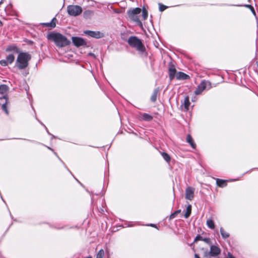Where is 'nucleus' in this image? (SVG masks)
<instances>
[{"mask_svg": "<svg viewBox=\"0 0 258 258\" xmlns=\"http://www.w3.org/2000/svg\"><path fill=\"white\" fill-rule=\"evenodd\" d=\"M47 37L48 39L54 41L58 47H64L70 43V41L60 33H51L48 34Z\"/></svg>", "mask_w": 258, "mask_h": 258, "instance_id": "f257e3e1", "label": "nucleus"}, {"mask_svg": "<svg viewBox=\"0 0 258 258\" xmlns=\"http://www.w3.org/2000/svg\"><path fill=\"white\" fill-rule=\"evenodd\" d=\"M31 58V56L29 53L26 52L20 53L16 60V66L20 70L26 68L28 66V61Z\"/></svg>", "mask_w": 258, "mask_h": 258, "instance_id": "f03ea898", "label": "nucleus"}, {"mask_svg": "<svg viewBox=\"0 0 258 258\" xmlns=\"http://www.w3.org/2000/svg\"><path fill=\"white\" fill-rule=\"evenodd\" d=\"M127 42L132 47L135 48L137 50L143 52L145 50V47L141 39L136 36H131L129 37Z\"/></svg>", "mask_w": 258, "mask_h": 258, "instance_id": "7ed1b4c3", "label": "nucleus"}, {"mask_svg": "<svg viewBox=\"0 0 258 258\" xmlns=\"http://www.w3.org/2000/svg\"><path fill=\"white\" fill-rule=\"evenodd\" d=\"M141 9L139 8H136L134 9H130L127 11V14L129 18L132 20L137 22L140 25H142V22L140 20L138 15L141 13Z\"/></svg>", "mask_w": 258, "mask_h": 258, "instance_id": "20e7f679", "label": "nucleus"}, {"mask_svg": "<svg viewBox=\"0 0 258 258\" xmlns=\"http://www.w3.org/2000/svg\"><path fill=\"white\" fill-rule=\"evenodd\" d=\"M67 12L69 15L77 16L82 12V8L77 5H70L67 7Z\"/></svg>", "mask_w": 258, "mask_h": 258, "instance_id": "39448f33", "label": "nucleus"}, {"mask_svg": "<svg viewBox=\"0 0 258 258\" xmlns=\"http://www.w3.org/2000/svg\"><path fill=\"white\" fill-rule=\"evenodd\" d=\"M208 86L211 88V83L207 81H202L195 91L196 95L200 94Z\"/></svg>", "mask_w": 258, "mask_h": 258, "instance_id": "423d86ee", "label": "nucleus"}, {"mask_svg": "<svg viewBox=\"0 0 258 258\" xmlns=\"http://www.w3.org/2000/svg\"><path fill=\"white\" fill-rule=\"evenodd\" d=\"M194 188L189 186L185 190V198L188 200H192L194 197Z\"/></svg>", "mask_w": 258, "mask_h": 258, "instance_id": "0eeeda50", "label": "nucleus"}, {"mask_svg": "<svg viewBox=\"0 0 258 258\" xmlns=\"http://www.w3.org/2000/svg\"><path fill=\"white\" fill-rule=\"evenodd\" d=\"M85 33L88 36L95 38H100L103 37V35L99 31H93L87 30L85 31Z\"/></svg>", "mask_w": 258, "mask_h": 258, "instance_id": "6e6552de", "label": "nucleus"}, {"mask_svg": "<svg viewBox=\"0 0 258 258\" xmlns=\"http://www.w3.org/2000/svg\"><path fill=\"white\" fill-rule=\"evenodd\" d=\"M72 41L74 44L77 47L83 46L86 44V42L84 40L80 37H73Z\"/></svg>", "mask_w": 258, "mask_h": 258, "instance_id": "1a4fd4ad", "label": "nucleus"}, {"mask_svg": "<svg viewBox=\"0 0 258 258\" xmlns=\"http://www.w3.org/2000/svg\"><path fill=\"white\" fill-rule=\"evenodd\" d=\"M210 253L212 256L218 255L221 252L220 249L217 246L211 245L210 247Z\"/></svg>", "mask_w": 258, "mask_h": 258, "instance_id": "9d476101", "label": "nucleus"}, {"mask_svg": "<svg viewBox=\"0 0 258 258\" xmlns=\"http://www.w3.org/2000/svg\"><path fill=\"white\" fill-rule=\"evenodd\" d=\"M176 70L173 66H171L169 68V77L170 80H172L176 75Z\"/></svg>", "mask_w": 258, "mask_h": 258, "instance_id": "9b49d317", "label": "nucleus"}, {"mask_svg": "<svg viewBox=\"0 0 258 258\" xmlns=\"http://www.w3.org/2000/svg\"><path fill=\"white\" fill-rule=\"evenodd\" d=\"M176 78L177 80H187L189 77L183 72H178L176 75Z\"/></svg>", "mask_w": 258, "mask_h": 258, "instance_id": "f8f14e48", "label": "nucleus"}, {"mask_svg": "<svg viewBox=\"0 0 258 258\" xmlns=\"http://www.w3.org/2000/svg\"><path fill=\"white\" fill-rule=\"evenodd\" d=\"M56 19L55 18H53L50 22L43 23V25L46 27H50L51 28H53L56 26Z\"/></svg>", "mask_w": 258, "mask_h": 258, "instance_id": "ddd939ff", "label": "nucleus"}, {"mask_svg": "<svg viewBox=\"0 0 258 258\" xmlns=\"http://www.w3.org/2000/svg\"><path fill=\"white\" fill-rule=\"evenodd\" d=\"M186 142L190 144L193 149L196 148V145L190 135H188L186 137Z\"/></svg>", "mask_w": 258, "mask_h": 258, "instance_id": "4468645a", "label": "nucleus"}, {"mask_svg": "<svg viewBox=\"0 0 258 258\" xmlns=\"http://www.w3.org/2000/svg\"><path fill=\"white\" fill-rule=\"evenodd\" d=\"M190 104L189 97L187 96L184 98V100L183 106L184 111H187L188 110Z\"/></svg>", "mask_w": 258, "mask_h": 258, "instance_id": "2eb2a0df", "label": "nucleus"}, {"mask_svg": "<svg viewBox=\"0 0 258 258\" xmlns=\"http://www.w3.org/2000/svg\"><path fill=\"white\" fill-rule=\"evenodd\" d=\"M142 119L145 121H151L153 119V117L147 113H143L141 116Z\"/></svg>", "mask_w": 258, "mask_h": 258, "instance_id": "dca6fc26", "label": "nucleus"}, {"mask_svg": "<svg viewBox=\"0 0 258 258\" xmlns=\"http://www.w3.org/2000/svg\"><path fill=\"white\" fill-rule=\"evenodd\" d=\"M159 92V89H156L154 90L153 93L151 97V100L152 102H155L157 100V94Z\"/></svg>", "mask_w": 258, "mask_h": 258, "instance_id": "f3484780", "label": "nucleus"}, {"mask_svg": "<svg viewBox=\"0 0 258 258\" xmlns=\"http://www.w3.org/2000/svg\"><path fill=\"white\" fill-rule=\"evenodd\" d=\"M6 51L7 52L14 51V52H18V48L15 45H10V46H9L7 48Z\"/></svg>", "mask_w": 258, "mask_h": 258, "instance_id": "a211bd4d", "label": "nucleus"}, {"mask_svg": "<svg viewBox=\"0 0 258 258\" xmlns=\"http://www.w3.org/2000/svg\"><path fill=\"white\" fill-rule=\"evenodd\" d=\"M8 90V87L6 85H0V93L2 94H5L7 93Z\"/></svg>", "mask_w": 258, "mask_h": 258, "instance_id": "6ab92c4d", "label": "nucleus"}, {"mask_svg": "<svg viewBox=\"0 0 258 258\" xmlns=\"http://www.w3.org/2000/svg\"><path fill=\"white\" fill-rule=\"evenodd\" d=\"M216 183H217V184L220 187L225 186L227 184L225 180L218 179V178L217 179V180H216Z\"/></svg>", "mask_w": 258, "mask_h": 258, "instance_id": "aec40b11", "label": "nucleus"}, {"mask_svg": "<svg viewBox=\"0 0 258 258\" xmlns=\"http://www.w3.org/2000/svg\"><path fill=\"white\" fill-rule=\"evenodd\" d=\"M207 225L209 228L212 229H214L215 228V224L213 220L212 219L207 220Z\"/></svg>", "mask_w": 258, "mask_h": 258, "instance_id": "412c9836", "label": "nucleus"}, {"mask_svg": "<svg viewBox=\"0 0 258 258\" xmlns=\"http://www.w3.org/2000/svg\"><path fill=\"white\" fill-rule=\"evenodd\" d=\"M161 154L162 156L164 158V159L167 162L169 163L170 161V160H171L170 156L167 153L162 152Z\"/></svg>", "mask_w": 258, "mask_h": 258, "instance_id": "4be33fe9", "label": "nucleus"}, {"mask_svg": "<svg viewBox=\"0 0 258 258\" xmlns=\"http://www.w3.org/2000/svg\"><path fill=\"white\" fill-rule=\"evenodd\" d=\"M191 211V206L189 205L186 208V211L185 213L184 217L185 218H187L189 217Z\"/></svg>", "mask_w": 258, "mask_h": 258, "instance_id": "5701e85b", "label": "nucleus"}, {"mask_svg": "<svg viewBox=\"0 0 258 258\" xmlns=\"http://www.w3.org/2000/svg\"><path fill=\"white\" fill-rule=\"evenodd\" d=\"M6 59L9 64H11L14 61L15 56L13 54H10L7 56Z\"/></svg>", "mask_w": 258, "mask_h": 258, "instance_id": "b1692460", "label": "nucleus"}, {"mask_svg": "<svg viewBox=\"0 0 258 258\" xmlns=\"http://www.w3.org/2000/svg\"><path fill=\"white\" fill-rule=\"evenodd\" d=\"M220 233L222 237L224 239L229 237V234L226 232L223 228H220Z\"/></svg>", "mask_w": 258, "mask_h": 258, "instance_id": "393cba45", "label": "nucleus"}, {"mask_svg": "<svg viewBox=\"0 0 258 258\" xmlns=\"http://www.w3.org/2000/svg\"><path fill=\"white\" fill-rule=\"evenodd\" d=\"M148 13L147 10L144 7L142 10V17L144 20H146L148 18Z\"/></svg>", "mask_w": 258, "mask_h": 258, "instance_id": "a878e982", "label": "nucleus"}, {"mask_svg": "<svg viewBox=\"0 0 258 258\" xmlns=\"http://www.w3.org/2000/svg\"><path fill=\"white\" fill-rule=\"evenodd\" d=\"M104 255V250L102 249H101L98 251V252L97 254V256H96V258H103Z\"/></svg>", "mask_w": 258, "mask_h": 258, "instance_id": "bb28decb", "label": "nucleus"}, {"mask_svg": "<svg viewBox=\"0 0 258 258\" xmlns=\"http://www.w3.org/2000/svg\"><path fill=\"white\" fill-rule=\"evenodd\" d=\"M181 212V210H177L176 211H175L174 213H172L170 216V219H173L175 217V216L178 214L179 213H180Z\"/></svg>", "mask_w": 258, "mask_h": 258, "instance_id": "cd10ccee", "label": "nucleus"}, {"mask_svg": "<svg viewBox=\"0 0 258 258\" xmlns=\"http://www.w3.org/2000/svg\"><path fill=\"white\" fill-rule=\"evenodd\" d=\"M0 64L4 67L7 66L9 64L7 59H2L0 60Z\"/></svg>", "mask_w": 258, "mask_h": 258, "instance_id": "c85d7f7f", "label": "nucleus"}, {"mask_svg": "<svg viewBox=\"0 0 258 258\" xmlns=\"http://www.w3.org/2000/svg\"><path fill=\"white\" fill-rule=\"evenodd\" d=\"M2 109L5 112V113L7 114H9V111L7 109V105L6 104H3L2 106Z\"/></svg>", "mask_w": 258, "mask_h": 258, "instance_id": "c756f323", "label": "nucleus"}, {"mask_svg": "<svg viewBox=\"0 0 258 258\" xmlns=\"http://www.w3.org/2000/svg\"><path fill=\"white\" fill-rule=\"evenodd\" d=\"M211 256V253L210 251H205L204 253V257L206 258H210Z\"/></svg>", "mask_w": 258, "mask_h": 258, "instance_id": "7c9ffc66", "label": "nucleus"}, {"mask_svg": "<svg viewBox=\"0 0 258 258\" xmlns=\"http://www.w3.org/2000/svg\"><path fill=\"white\" fill-rule=\"evenodd\" d=\"M159 10L161 12L164 11L167 8L166 6L163 5L161 4H159Z\"/></svg>", "mask_w": 258, "mask_h": 258, "instance_id": "2f4dec72", "label": "nucleus"}, {"mask_svg": "<svg viewBox=\"0 0 258 258\" xmlns=\"http://www.w3.org/2000/svg\"><path fill=\"white\" fill-rule=\"evenodd\" d=\"M203 240V238H202V237H201V236H200V235H198V236H197L195 238L194 241H195V242H196V241H198V240Z\"/></svg>", "mask_w": 258, "mask_h": 258, "instance_id": "473e14b6", "label": "nucleus"}, {"mask_svg": "<svg viewBox=\"0 0 258 258\" xmlns=\"http://www.w3.org/2000/svg\"><path fill=\"white\" fill-rule=\"evenodd\" d=\"M202 240L208 244L210 243V239L208 238H203Z\"/></svg>", "mask_w": 258, "mask_h": 258, "instance_id": "72a5a7b5", "label": "nucleus"}, {"mask_svg": "<svg viewBox=\"0 0 258 258\" xmlns=\"http://www.w3.org/2000/svg\"><path fill=\"white\" fill-rule=\"evenodd\" d=\"M226 258H235L230 252H228Z\"/></svg>", "mask_w": 258, "mask_h": 258, "instance_id": "f704fd0d", "label": "nucleus"}, {"mask_svg": "<svg viewBox=\"0 0 258 258\" xmlns=\"http://www.w3.org/2000/svg\"><path fill=\"white\" fill-rule=\"evenodd\" d=\"M92 12L90 11H85L84 13V15L85 16V17H86V15H88L89 14H91Z\"/></svg>", "mask_w": 258, "mask_h": 258, "instance_id": "c9c22d12", "label": "nucleus"}, {"mask_svg": "<svg viewBox=\"0 0 258 258\" xmlns=\"http://www.w3.org/2000/svg\"><path fill=\"white\" fill-rule=\"evenodd\" d=\"M247 7H250L251 8V11H252L253 14L255 16L256 14H255V11H254L253 8L250 5H248Z\"/></svg>", "mask_w": 258, "mask_h": 258, "instance_id": "e433bc0d", "label": "nucleus"}, {"mask_svg": "<svg viewBox=\"0 0 258 258\" xmlns=\"http://www.w3.org/2000/svg\"><path fill=\"white\" fill-rule=\"evenodd\" d=\"M195 258H200V257L199 255V254H198L197 253H195Z\"/></svg>", "mask_w": 258, "mask_h": 258, "instance_id": "4c0bfd02", "label": "nucleus"}, {"mask_svg": "<svg viewBox=\"0 0 258 258\" xmlns=\"http://www.w3.org/2000/svg\"><path fill=\"white\" fill-rule=\"evenodd\" d=\"M150 226H152V227H156V226L155 224H151L149 225Z\"/></svg>", "mask_w": 258, "mask_h": 258, "instance_id": "58836bf2", "label": "nucleus"}, {"mask_svg": "<svg viewBox=\"0 0 258 258\" xmlns=\"http://www.w3.org/2000/svg\"><path fill=\"white\" fill-rule=\"evenodd\" d=\"M3 25V23L2 21H0V26H2Z\"/></svg>", "mask_w": 258, "mask_h": 258, "instance_id": "ea45409f", "label": "nucleus"}, {"mask_svg": "<svg viewBox=\"0 0 258 258\" xmlns=\"http://www.w3.org/2000/svg\"><path fill=\"white\" fill-rule=\"evenodd\" d=\"M3 3V0L1 1V2H0V5Z\"/></svg>", "mask_w": 258, "mask_h": 258, "instance_id": "a19ab883", "label": "nucleus"}, {"mask_svg": "<svg viewBox=\"0 0 258 258\" xmlns=\"http://www.w3.org/2000/svg\"><path fill=\"white\" fill-rule=\"evenodd\" d=\"M86 258H92L91 257H87Z\"/></svg>", "mask_w": 258, "mask_h": 258, "instance_id": "79ce46f5", "label": "nucleus"}]
</instances>
